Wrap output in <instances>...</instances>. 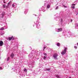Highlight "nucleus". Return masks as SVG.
<instances>
[{"mask_svg":"<svg viewBox=\"0 0 78 78\" xmlns=\"http://www.w3.org/2000/svg\"><path fill=\"white\" fill-rule=\"evenodd\" d=\"M55 77H56V78H60V77H59V76L58 75H56L55 76Z\"/></svg>","mask_w":78,"mask_h":78,"instance_id":"0eeeda50","label":"nucleus"},{"mask_svg":"<svg viewBox=\"0 0 78 78\" xmlns=\"http://www.w3.org/2000/svg\"><path fill=\"white\" fill-rule=\"evenodd\" d=\"M58 8V6L56 7V8L55 9H57Z\"/></svg>","mask_w":78,"mask_h":78,"instance_id":"b1692460","label":"nucleus"},{"mask_svg":"<svg viewBox=\"0 0 78 78\" xmlns=\"http://www.w3.org/2000/svg\"><path fill=\"white\" fill-rule=\"evenodd\" d=\"M71 8H73V9H75V6H72Z\"/></svg>","mask_w":78,"mask_h":78,"instance_id":"4468645a","label":"nucleus"},{"mask_svg":"<svg viewBox=\"0 0 78 78\" xmlns=\"http://www.w3.org/2000/svg\"><path fill=\"white\" fill-rule=\"evenodd\" d=\"M9 57H8L7 58V61H9Z\"/></svg>","mask_w":78,"mask_h":78,"instance_id":"412c9836","label":"nucleus"},{"mask_svg":"<svg viewBox=\"0 0 78 78\" xmlns=\"http://www.w3.org/2000/svg\"><path fill=\"white\" fill-rule=\"evenodd\" d=\"M6 7H7V8H8V6H7Z\"/></svg>","mask_w":78,"mask_h":78,"instance_id":"c756f323","label":"nucleus"},{"mask_svg":"<svg viewBox=\"0 0 78 78\" xmlns=\"http://www.w3.org/2000/svg\"><path fill=\"white\" fill-rule=\"evenodd\" d=\"M8 39L9 41H11L12 39L14 40V37H13V36H12L11 37H9Z\"/></svg>","mask_w":78,"mask_h":78,"instance_id":"7ed1b4c3","label":"nucleus"},{"mask_svg":"<svg viewBox=\"0 0 78 78\" xmlns=\"http://www.w3.org/2000/svg\"><path fill=\"white\" fill-rule=\"evenodd\" d=\"M70 20H71V22H72V21H73V20H72V19H71Z\"/></svg>","mask_w":78,"mask_h":78,"instance_id":"a878e982","label":"nucleus"},{"mask_svg":"<svg viewBox=\"0 0 78 78\" xmlns=\"http://www.w3.org/2000/svg\"><path fill=\"white\" fill-rule=\"evenodd\" d=\"M11 3V2H9L8 3V5H10V4Z\"/></svg>","mask_w":78,"mask_h":78,"instance_id":"a211bd4d","label":"nucleus"},{"mask_svg":"<svg viewBox=\"0 0 78 78\" xmlns=\"http://www.w3.org/2000/svg\"><path fill=\"white\" fill-rule=\"evenodd\" d=\"M73 6H75V4H73L72 5Z\"/></svg>","mask_w":78,"mask_h":78,"instance_id":"5701e85b","label":"nucleus"},{"mask_svg":"<svg viewBox=\"0 0 78 78\" xmlns=\"http://www.w3.org/2000/svg\"><path fill=\"white\" fill-rule=\"evenodd\" d=\"M57 46H58L59 47V46H60V43H58L57 44Z\"/></svg>","mask_w":78,"mask_h":78,"instance_id":"9d476101","label":"nucleus"},{"mask_svg":"<svg viewBox=\"0 0 78 78\" xmlns=\"http://www.w3.org/2000/svg\"><path fill=\"white\" fill-rule=\"evenodd\" d=\"M2 17H3L4 16H5V14L2 13Z\"/></svg>","mask_w":78,"mask_h":78,"instance_id":"f8f14e48","label":"nucleus"},{"mask_svg":"<svg viewBox=\"0 0 78 78\" xmlns=\"http://www.w3.org/2000/svg\"><path fill=\"white\" fill-rule=\"evenodd\" d=\"M12 7H14V5L12 4Z\"/></svg>","mask_w":78,"mask_h":78,"instance_id":"393cba45","label":"nucleus"},{"mask_svg":"<svg viewBox=\"0 0 78 78\" xmlns=\"http://www.w3.org/2000/svg\"><path fill=\"white\" fill-rule=\"evenodd\" d=\"M43 48L44 50H45V49L46 48V47H44V48Z\"/></svg>","mask_w":78,"mask_h":78,"instance_id":"4be33fe9","label":"nucleus"},{"mask_svg":"<svg viewBox=\"0 0 78 78\" xmlns=\"http://www.w3.org/2000/svg\"><path fill=\"white\" fill-rule=\"evenodd\" d=\"M45 58H46V56H44L43 58L44 59H45Z\"/></svg>","mask_w":78,"mask_h":78,"instance_id":"6ab92c4d","label":"nucleus"},{"mask_svg":"<svg viewBox=\"0 0 78 78\" xmlns=\"http://www.w3.org/2000/svg\"><path fill=\"white\" fill-rule=\"evenodd\" d=\"M3 7L4 8H5L6 7V5H5V4L3 5Z\"/></svg>","mask_w":78,"mask_h":78,"instance_id":"6e6552de","label":"nucleus"},{"mask_svg":"<svg viewBox=\"0 0 78 78\" xmlns=\"http://www.w3.org/2000/svg\"><path fill=\"white\" fill-rule=\"evenodd\" d=\"M77 45L78 46V43H77Z\"/></svg>","mask_w":78,"mask_h":78,"instance_id":"c85d7f7f","label":"nucleus"},{"mask_svg":"<svg viewBox=\"0 0 78 78\" xmlns=\"http://www.w3.org/2000/svg\"><path fill=\"white\" fill-rule=\"evenodd\" d=\"M0 69H2V67H0Z\"/></svg>","mask_w":78,"mask_h":78,"instance_id":"cd10ccee","label":"nucleus"},{"mask_svg":"<svg viewBox=\"0 0 78 78\" xmlns=\"http://www.w3.org/2000/svg\"><path fill=\"white\" fill-rule=\"evenodd\" d=\"M3 3H6V2L4 1V2H3Z\"/></svg>","mask_w":78,"mask_h":78,"instance_id":"bb28decb","label":"nucleus"},{"mask_svg":"<svg viewBox=\"0 0 78 78\" xmlns=\"http://www.w3.org/2000/svg\"><path fill=\"white\" fill-rule=\"evenodd\" d=\"M4 28H3V27H2L1 29H0V30H4Z\"/></svg>","mask_w":78,"mask_h":78,"instance_id":"ddd939ff","label":"nucleus"},{"mask_svg":"<svg viewBox=\"0 0 78 78\" xmlns=\"http://www.w3.org/2000/svg\"><path fill=\"white\" fill-rule=\"evenodd\" d=\"M47 7L48 8H50V6L49 5H48L47 6Z\"/></svg>","mask_w":78,"mask_h":78,"instance_id":"1a4fd4ad","label":"nucleus"},{"mask_svg":"<svg viewBox=\"0 0 78 78\" xmlns=\"http://www.w3.org/2000/svg\"><path fill=\"white\" fill-rule=\"evenodd\" d=\"M69 78H71V77H70Z\"/></svg>","mask_w":78,"mask_h":78,"instance_id":"2f4dec72","label":"nucleus"},{"mask_svg":"<svg viewBox=\"0 0 78 78\" xmlns=\"http://www.w3.org/2000/svg\"><path fill=\"white\" fill-rule=\"evenodd\" d=\"M44 55L45 56H47V54H46V53H44Z\"/></svg>","mask_w":78,"mask_h":78,"instance_id":"aec40b11","label":"nucleus"},{"mask_svg":"<svg viewBox=\"0 0 78 78\" xmlns=\"http://www.w3.org/2000/svg\"><path fill=\"white\" fill-rule=\"evenodd\" d=\"M24 72H27V69H24Z\"/></svg>","mask_w":78,"mask_h":78,"instance_id":"9b49d317","label":"nucleus"},{"mask_svg":"<svg viewBox=\"0 0 78 78\" xmlns=\"http://www.w3.org/2000/svg\"><path fill=\"white\" fill-rule=\"evenodd\" d=\"M63 7H64V8H67L66 6H65V5H63Z\"/></svg>","mask_w":78,"mask_h":78,"instance_id":"f3484780","label":"nucleus"},{"mask_svg":"<svg viewBox=\"0 0 78 78\" xmlns=\"http://www.w3.org/2000/svg\"><path fill=\"white\" fill-rule=\"evenodd\" d=\"M3 0L4 1H5V0Z\"/></svg>","mask_w":78,"mask_h":78,"instance_id":"7c9ffc66","label":"nucleus"},{"mask_svg":"<svg viewBox=\"0 0 78 78\" xmlns=\"http://www.w3.org/2000/svg\"><path fill=\"white\" fill-rule=\"evenodd\" d=\"M62 29L61 28L58 29V32H60V31H62Z\"/></svg>","mask_w":78,"mask_h":78,"instance_id":"39448f33","label":"nucleus"},{"mask_svg":"<svg viewBox=\"0 0 78 78\" xmlns=\"http://www.w3.org/2000/svg\"><path fill=\"white\" fill-rule=\"evenodd\" d=\"M67 48H66L65 49H64V50L63 51H62V55H64L66 54V51H67Z\"/></svg>","mask_w":78,"mask_h":78,"instance_id":"f03ea898","label":"nucleus"},{"mask_svg":"<svg viewBox=\"0 0 78 78\" xmlns=\"http://www.w3.org/2000/svg\"><path fill=\"white\" fill-rule=\"evenodd\" d=\"M3 42L2 41H0V46H3Z\"/></svg>","mask_w":78,"mask_h":78,"instance_id":"20e7f679","label":"nucleus"},{"mask_svg":"<svg viewBox=\"0 0 78 78\" xmlns=\"http://www.w3.org/2000/svg\"><path fill=\"white\" fill-rule=\"evenodd\" d=\"M58 55L57 54H54L53 55V57L54 58V59L56 60H57L59 59V58L58 57Z\"/></svg>","mask_w":78,"mask_h":78,"instance_id":"f257e3e1","label":"nucleus"},{"mask_svg":"<svg viewBox=\"0 0 78 78\" xmlns=\"http://www.w3.org/2000/svg\"><path fill=\"white\" fill-rule=\"evenodd\" d=\"M50 69L49 68L46 69L47 71H49V70H50Z\"/></svg>","mask_w":78,"mask_h":78,"instance_id":"2eb2a0df","label":"nucleus"},{"mask_svg":"<svg viewBox=\"0 0 78 78\" xmlns=\"http://www.w3.org/2000/svg\"><path fill=\"white\" fill-rule=\"evenodd\" d=\"M14 54H12L11 55V57L12 58H13V57H14Z\"/></svg>","mask_w":78,"mask_h":78,"instance_id":"423d86ee","label":"nucleus"},{"mask_svg":"<svg viewBox=\"0 0 78 78\" xmlns=\"http://www.w3.org/2000/svg\"><path fill=\"white\" fill-rule=\"evenodd\" d=\"M74 48L75 49H77V47H76V46H74Z\"/></svg>","mask_w":78,"mask_h":78,"instance_id":"dca6fc26","label":"nucleus"}]
</instances>
